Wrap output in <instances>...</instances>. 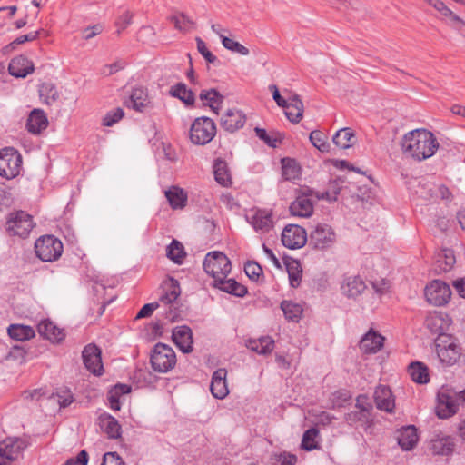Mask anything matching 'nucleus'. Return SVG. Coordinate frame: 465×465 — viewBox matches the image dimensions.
I'll use <instances>...</instances> for the list:
<instances>
[{"label": "nucleus", "mask_w": 465, "mask_h": 465, "mask_svg": "<svg viewBox=\"0 0 465 465\" xmlns=\"http://www.w3.org/2000/svg\"><path fill=\"white\" fill-rule=\"evenodd\" d=\"M434 134L426 129H414L403 135L401 141L402 153L407 158L422 162L432 157L439 149Z\"/></svg>", "instance_id": "obj_1"}, {"label": "nucleus", "mask_w": 465, "mask_h": 465, "mask_svg": "<svg viewBox=\"0 0 465 465\" xmlns=\"http://www.w3.org/2000/svg\"><path fill=\"white\" fill-rule=\"evenodd\" d=\"M203 269L213 278V286L220 291H237L241 287L234 279H226L231 272L232 264L229 258L221 252L207 253L203 261ZM242 291H247V288L242 286Z\"/></svg>", "instance_id": "obj_2"}, {"label": "nucleus", "mask_w": 465, "mask_h": 465, "mask_svg": "<svg viewBox=\"0 0 465 465\" xmlns=\"http://www.w3.org/2000/svg\"><path fill=\"white\" fill-rule=\"evenodd\" d=\"M63 242L54 235H44L35 242V255L45 262L57 261L63 254Z\"/></svg>", "instance_id": "obj_3"}, {"label": "nucleus", "mask_w": 465, "mask_h": 465, "mask_svg": "<svg viewBox=\"0 0 465 465\" xmlns=\"http://www.w3.org/2000/svg\"><path fill=\"white\" fill-rule=\"evenodd\" d=\"M216 131L215 123L209 117L202 116L193 122L189 137L193 143L205 145L214 138Z\"/></svg>", "instance_id": "obj_4"}, {"label": "nucleus", "mask_w": 465, "mask_h": 465, "mask_svg": "<svg viewBox=\"0 0 465 465\" xmlns=\"http://www.w3.org/2000/svg\"><path fill=\"white\" fill-rule=\"evenodd\" d=\"M150 361L155 371L163 373L174 367L176 356L170 346L159 342L154 345L152 351Z\"/></svg>", "instance_id": "obj_5"}, {"label": "nucleus", "mask_w": 465, "mask_h": 465, "mask_svg": "<svg viewBox=\"0 0 465 465\" xmlns=\"http://www.w3.org/2000/svg\"><path fill=\"white\" fill-rule=\"evenodd\" d=\"M458 392L441 387L437 394L436 414L440 419H448L453 416L460 406Z\"/></svg>", "instance_id": "obj_6"}, {"label": "nucleus", "mask_w": 465, "mask_h": 465, "mask_svg": "<svg viewBox=\"0 0 465 465\" xmlns=\"http://www.w3.org/2000/svg\"><path fill=\"white\" fill-rule=\"evenodd\" d=\"M22 169V156L14 148L0 151V176L6 179L16 177Z\"/></svg>", "instance_id": "obj_7"}, {"label": "nucleus", "mask_w": 465, "mask_h": 465, "mask_svg": "<svg viewBox=\"0 0 465 465\" xmlns=\"http://www.w3.org/2000/svg\"><path fill=\"white\" fill-rule=\"evenodd\" d=\"M309 241L314 248L324 250L333 245L336 233L329 224L318 223L311 232Z\"/></svg>", "instance_id": "obj_8"}, {"label": "nucleus", "mask_w": 465, "mask_h": 465, "mask_svg": "<svg viewBox=\"0 0 465 465\" xmlns=\"http://www.w3.org/2000/svg\"><path fill=\"white\" fill-rule=\"evenodd\" d=\"M308 240L306 231L297 224H287L282 232V244L291 250L301 249Z\"/></svg>", "instance_id": "obj_9"}, {"label": "nucleus", "mask_w": 465, "mask_h": 465, "mask_svg": "<svg viewBox=\"0 0 465 465\" xmlns=\"http://www.w3.org/2000/svg\"><path fill=\"white\" fill-rule=\"evenodd\" d=\"M34 227L33 218L25 212L11 214L6 223V229L12 235L26 237Z\"/></svg>", "instance_id": "obj_10"}, {"label": "nucleus", "mask_w": 465, "mask_h": 465, "mask_svg": "<svg viewBox=\"0 0 465 465\" xmlns=\"http://www.w3.org/2000/svg\"><path fill=\"white\" fill-rule=\"evenodd\" d=\"M26 442L20 438H7L0 442V458L3 464L17 460L24 450Z\"/></svg>", "instance_id": "obj_11"}, {"label": "nucleus", "mask_w": 465, "mask_h": 465, "mask_svg": "<svg viewBox=\"0 0 465 465\" xmlns=\"http://www.w3.org/2000/svg\"><path fill=\"white\" fill-rule=\"evenodd\" d=\"M85 368L94 375H102L104 367L102 363L101 350L95 344L86 345L82 352Z\"/></svg>", "instance_id": "obj_12"}, {"label": "nucleus", "mask_w": 465, "mask_h": 465, "mask_svg": "<svg viewBox=\"0 0 465 465\" xmlns=\"http://www.w3.org/2000/svg\"><path fill=\"white\" fill-rule=\"evenodd\" d=\"M286 118L292 124L301 122L303 116L304 106L301 97L296 94H289L285 106H282Z\"/></svg>", "instance_id": "obj_13"}, {"label": "nucleus", "mask_w": 465, "mask_h": 465, "mask_svg": "<svg viewBox=\"0 0 465 465\" xmlns=\"http://www.w3.org/2000/svg\"><path fill=\"white\" fill-rule=\"evenodd\" d=\"M136 112L143 113L153 107V102L149 96L148 89L138 86L133 88L130 94V105Z\"/></svg>", "instance_id": "obj_14"}, {"label": "nucleus", "mask_w": 465, "mask_h": 465, "mask_svg": "<svg viewBox=\"0 0 465 465\" xmlns=\"http://www.w3.org/2000/svg\"><path fill=\"white\" fill-rule=\"evenodd\" d=\"M374 402L377 409L391 413L393 411L395 402L392 392L388 386L379 385L374 391Z\"/></svg>", "instance_id": "obj_15"}, {"label": "nucleus", "mask_w": 465, "mask_h": 465, "mask_svg": "<svg viewBox=\"0 0 465 465\" xmlns=\"http://www.w3.org/2000/svg\"><path fill=\"white\" fill-rule=\"evenodd\" d=\"M385 338L371 329L360 341V349L369 354L378 352L384 345Z\"/></svg>", "instance_id": "obj_16"}, {"label": "nucleus", "mask_w": 465, "mask_h": 465, "mask_svg": "<svg viewBox=\"0 0 465 465\" xmlns=\"http://www.w3.org/2000/svg\"><path fill=\"white\" fill-rule=\"evenodd\" d=\"M226 376L227 371L225 369H218L212 376L210 390L213 396L216 399H223L229 393Z\"/></svg>", "instance_id": "obj_17"}, {"label": "nucleus", "mask_w": 465, "mask_h": 465, "mask_svg": "<svg viewBox=\"0 0 465 465\" xmlns=\"http://www.w3.org/2000/svg\"><path fill=\"white\" fill-rule=\"evenodd\" d=\"M245 122L243 114L235 108L228 109L221 118L222 127L228 132H235L242 128Z\"/></svg>", "instance_id": "obj_18"}, {"label": "nucleus", "mask_w": 465, "mask_h": 465, "mask_svg": "<svg viewBox=\"0 0 465 465\" xmlns=\"http://www.w3.org/2000/svg\"><path fill=\"white\" fill-rule=\"evenodd\" d=\"M425 325L432 333L442 335L449 330L450 319L446 314L435 312L426 318Z\"/></svg>", "instance_id": "obj_19"}, {"label": "nucleus", "mask_w": 465, "mask_h": 465, "mask_svg": "<svg viewBox=\"0 0 465 465\" xmlns=\"http://www.w3.org/2000/svg\"><path fill=\"white\" fill-rule=\"evenodd\" d=\"M290 213L292 216L308 218L313 213V203L307 194L298 195L290 205Z\"/></svg>", "instance_id": "obj_20"}, {"label": "nucleus", "mask_w": 465, "mask_h": 465, "mask_svg": "<svg viewBox=\"0 0 465 465\" xmlns=\"http://www.w3.org/2000/svg\"><path fill=\"white\" fill-rule=\"evenodd\" d=\"M173 340L183 352L189 353L193 351V333L189 327H176L173 331Z\"/></svg>", "instance_id": "obj_21"}, {"label": "nucleus", "mask_w": 465, "mask_h": 465, "mask_svg": "<svg viewBox=\"0 0 465 465\" xmlns=\"http://www.w3.org/2000/svg\"><path fill=\"white\" fill-rule=\"evenodd\" d=\"M48 119L41 109H34L27 119L26 128L29 133L39 134L48 126Z\"/></svg>", "instance_id": "obj_22"}, {"label": "nucleus", "mask_w": 465, "mask_h": 465, "mask_svg": "<svg viewBox=\"0 0 465 465\" xmlns=\"http://www.w3.org/2000/svg\"><path fill=\"white\" fill-rule=\"evenodd\" d=\"M8 70L15 77H25L33 73L34 64L28 58L19 55L11 60Z\"/></svg>", "instance_id": "obj_23"}, {"label": "nucleus", "mask_w": 465, "mask_h": 465, "mask_svg": "<svg viewBox=\"0 0 465 465\" xmlns=\"http://www.w3.org/2000/svg\"><path fill=\"white\" fill-rule=\"evenodd\" d=\"M461 348L454 342L447 345L437 344V354L440 360L448 364H454L460 358Z\"/></svg>", "instance_id": "obj_24"}, {"label": "nucleus", "mask_w": 465, "mask_h": 465, "mask_svg": "<svg viewBox=\"0 0 465 465\" xmlns=\"http://www.w3.org/2000/svg\"><path fill=\"white\" fill-rule=\"evenodd\" d=\"M37 331L41 336L54 342H59L64 338L63 330L49 320L42 321L37 326Z\"/></svg>", "instance_id": "obj_25"}, {"label": "nucleus", "mask_w": 465, "mask_h": 465, "mask_svg": "<svg viewBox=\"0 0 465 465\" xmlns=\"http://www.w3.org/2000/svg\"><path fill=\"white\" fill-rule=\"evenodd\" d=\"M398 443L404 450H411L417 444L418 435L414 426H406L398 431Z\"/></svg>", "instance_id": "obj_26"}, {"label": "nucleus", "mask_w": 465, "mask_h": 465, "mask_svg": "<svg viewBox=\"0 0 465 465\" xmlns=\"http://www.w3.org/2000/svg\"><path fill=\"white\" fill-rule=\"evenodd\" d=\"M99 424L109 438L117 439L121 436V426L113 416L107 413L101 414L99 416Z\"/></svg>", "instance_id": "obj_27"}, {"label": "nucleus", "mask_w": 465, "mask_h": 465, "mask_svg": "<svg viewBox=\"0 0 465 465\" xmlns=\"http://www.w3.org/2000/svg\"><path fill=\"white\" fill-rule=\"evenodd\" d=\"M282 173L285 180L292 182H296L302 175L301 166L298 162L289 157L282 159Z\"/></svg>", "instance_id": "obj_28"}, {"label": "nucleus", "mask_w": 465, "mask_h": 465, "mask_svg": "<svg viewBox=\"0 0 465 465\" xmlns=\"http://www.w3.org/2000/svg\"><path fill=\"white\" fill-rule=\"evenodd\" d=\"M165 197L173 209H183L187 202L186 192L178 186H172L167 189Z\"/></svg>", "instance_id": "obj_29"}, {"label": "nucleus", "mask_w": 465, "mask_h": 465, "mask_svg": "<svg viewBox=\"0 0 465 465\" xmlns=\"http://www.w3.org/2000/svg\"><path fill=\"white\" fill-rule=\"evenodd\" d=\"M286 271L288 272L289 282L292 288H298L301 284L302 269L299 261L294 259L284 260Z\"/></svg>", "instance_id": "obj_30"}, {"label": "nucleus", "mask_w": 465, "mask_h": 465, "mask_svg": "<svg viewBox=\"0 0 465 465\" xmlns=\"http://www.w3.org/2000/svg\"><path fill=\"white\" fill-rule=\"evenodd\" d=\"M332 142L341 149H348L356 142L354 132L348 127L341 128L333 135Z\"/></svg>", "instance_id": "obj_31"}, {"label": "nucleus", "mask_w": 465, "mask_h": 465, "mask_svg": "<svg viewBox=\"0 0 465 465\" xmlns=\"http://www.w3.org/2000/svg\"><path fill=\"white\" fill-rule=\"evenodd\" d=\"M214 178L218 183L223 186H230L232 184V175L228 168L227 163L222 159H217L213 164Z\"/></svg>", "instance_id": "obj_32"}, {"label": "nucleus", "mask_w": 465, "mask_h": 465, "mask_svg": "<svg viewBox=\"0 0 465 465\" xmlns=\"http://www.w3.org/2000/svg\"><path fill=\"white\" fill-rule=\"evenodd\" d=\"M456 262L454 252L451 249L440 250L436 257V270L440 272H449L452 269Z\"/></svg>", "instance_id": "obj_33"}, {"label": "nucleus", "mask_w": 465, "mask_h": 465, "mask_svg": "<svg viewBox=\"0 0 465 465\" xmlns=\"http://www.w3.org/2000/svg\"><path fill=\"white\" fill-rule=\"evenodd\" d=\"M281 309L284 317L289 322H298L302 315V306L300 303L292 302L291 301H282Z\"/></svg>", "instance_id": "obj_34"}, {"label": "nucleus", "mask_w": 465, "mask_h": 465, "mask_svg": "<svg viewBox=\"0 0 465 465\" xmlns=\"http://www.w3.org/2000/svg\"><path fill=\"white\" fill-rule=\"evenodd\" d=\"M8 335L16 341H28L35 337V331L32 327L23 324H11L7 329Z\"/></svg>", "instance_id": "obj_35"}, {"label": "nucleus", "mask_w": 465, "mask_h": 465, "mask_svg": "<svg viewBox=\"0 0 465 465\" xmlns=\"http://www.w3.org/2000/svg\"><path fill=\"white\" fill-rule=\"evenodd\" d=\"M169 93L173 97L178 98L186 105H193L194 104V94L183 83L173 85Z\"/></svg>", "instance_id": "obj_36"}, {"label": "nucleus", "mask_w": 465, "mask_h": 465, "mask_svg": "<svg viewBox=\"0 0 465 465\" xmlns=\"http://www.w3.org/2000/svg\"><path fill=\"white\" fill-rule=\"evenodd\" d=\"M200 99L203 104L209 106L214 113L218 114L223 102V96L214 89L203 90Z\"/></svg>", "instance_id": "obj_37"}, {"label": "nucleus", "mask_w": 465, "mask_h": 465, "mask_svg": "<svg viewBox=\"0 0 465 465\" xmlns=\"http://www.w3.org/2000/svg\"><path fill=\"white\" fill-rule=\"evenodd\" d=\"M408 371L413 381L425 384L429 381V373L427 367L419 361L411 362L409 365Z\"/></svg>", "instance_id": "obj_38"}, {"label": "nucleus", "mask_w": 465, "mask_h": 465, "mask_svg": "<svg viewBox=\"0 0 465 465\" xmlns=\"http://www.w3.org/2000/svg\"><path fill=\"white\" fill-rule=\"evenodd\" d=\"M319 437L320 432L316 428L307 430L302 435L301 448L307 451L319 449Z\"/></svg>", "instance_id": "obj_39"}, {"label": "nucleus", "mask_w": 465, "mask_h": 465, "mask_svg": "<svg viewBox=\"0 0 465 465\" xmlns=\"http://www.w3.org/2000/svg\"><path fill=\"white\" fill-rule=\"evenodd\" d=\"M131 391L130 386L126 384H117L108 392V401L110 407L114 411H119L121 408L119 398L122 395L129 393Z\"/></svg>", "instance_id": "obj_40"}, {"label": "nucleus", "mask_w": 465, "mask_h": 465, "mask_svg": "<svg viewBox=\"0 0 465 465\" xmlns=\"http://www.w3.org/2000/svg\"><path fill=\"white\" fill-rule=\"evenodd\" d=\"M309 139L312 145L322 153H328L330 151L331 145L324 133L318 130L312 131L310 134Z\"/></svg>", "instance_id": "obj_41"}, {"label": "nucleus", "mask_w": 465, "mask_h": 465, "mask_svg": "<svg viewBox=\"0 0 465 465\" xmlns=\"http://www.w3.org/2000/svg\"><path fill=\"white\" fill-rule=\"evenodd\" d=\"M185 255L183 244L176 240H173L167 247V257L177 264L183 262Z\"/></svg>", "instance_id": "obj_42"}, {"label": "nucleus", "mask_w": 465, "mask_h": 465, "mask_svg": "<svg viewBox=\"0 0 465 465\" xmlns=\"http://www.w3.org/2000/svg\"><path fill=\"white\" fill-rule=\"evenodd\" d=\"M367 288L360 276H344L341 289L342 291H364Z\"/></svg>", "instance_id": "obj_43"}, {"label": "nucleus", "mask_w": 465, "mask_h": 465, "mask_svg": "<svg viewBox=\"0 0 465 465\" xmlns=\"http://www.w3.org/2000/svg\"><path fill=\"white\" fill-rule=\"evenodd\" d=\"M40 99L46 104H51L58 99V92L52 84H43L39 88Z\"/></svg>", "instance_id": "obj_44"}, {"label": "nucleus", "mask_w": 465, "mask_h": 465, "mask_svg": "<svg viewBox=\"0 0 465 465\" xmlns=\"http://www.w3.org/2000/svg\"><path fill=\"white\" fill-rule=\"evenodd\" d=\"M297 462V456L290 452H281L272 454L268 465H295Z\"/></svg>", "instance_id": "obj_45"}, {"label": "nucleus", "mask_w": 465, "mask_h": 465, "mask_svg": "<svg viewBox=\"0 0 465 465\" xmlns=\"http://www.w3.org/2000/svg\"><path fill=\"white\" fill-rule=\"evenodd\" d=\"M454 444L450 438L437 439L432 441V449L436 454L448 455L452 452Z\"/></svg>", "instance_id": "obj_46"}, {"label": "nucleus", "mask_w": 465, "mask_h": 465, "mask_svg": "<svg viewBox=\"0 0 465 465\" xmlns=\"http://www.w3.org/2000/svg\"><path fill=\"white\" fill-rule=\"evenodd\" d=\"M427 302L432 306H443L450 300L451 292H423Z\"/></svg>", "instance_id": "obj_47"}, {"label": "nucleus", "mask_w": 465, "mask_h": 465, "mask_svg": "<svg viewBox=\"0 0 465 465\" xmlns=\"http://www.w3.org/2000/svg\"><path fill=\"white\" fill-rule=\"evenodd\" d=\"M222 45L224 48H226L227 50H229L231 52L239 54L241 55H248L249 54L248 48L232 38H230L227 36H223Z\"/></svg>", "instance_id": "obj_48"}, {"label": "nucleus", "mask_w": 465, "mask_h": 465, "mask_svg": "<svg viewBox=\"0 0 465 465\" xmlns=\"http://www.w3.org/2000/svg\"><path fill=\"white\" fill-rule=\"evenodd\" d=\"M341 189L340 181H331L329 183L328 189L320 194H317L318 199L327 200L329 202L335 201L337 199V195L340 193Z\"/></svg>", "instance_id": "obj_49"}, {"label": "nucleus", "mask_w": 465, "mask_h": 465, "mask_svg": "<svg viewBox=\"0 0 465 465\" xmlns=\"http://www.w3.org/2000/svg\"><path fill=\"white\" fill-rule=\"evenodd\" d=\"M171 19L175 28L180 31L186 32L193 27V21L183 13L173 15Z\"/></svg>", "instance_id": "obj_50"}, {"label": "nucleus", "mask_w": 465, "mask_h": 465, "mask_svg": "<svg viewBox=\"0 0 465 465\" xmlns=\"http://www.w3.org/2000/svg\"><path fill=\"white\" fill-rule=\"evenodd\" d=\"M124 116V112L122 108H114L105 114L102 119V124L106 127L113 126Z\"/></svg>", "instance_id": "obj_51"}, {"label": "nucleus", "mask_w": 465, "mask_h": 465, "mask_svg": "<svg viewBox=\"0 0 465 465\" xmlns=\"http://www.w3.org/2000/svg\"><path fill=\"white\" fill-rule=\"evenodd\" d=\"M284 139V134L278 131L266 133L263 129V143L272 148H278Z\"/></svg>", "instance_id": "obj_52"}, {"label": "nucleus", "mask_w": 465, "mask_h": 465, "mask_svg": "<svg viewBox=\"0 0 465 465\" xmlns=\"http://www.w3.org/2000/svg\"><path fill=\"white\" fill-rule=\"evenodd\" d=\"M134 15L130 11H124L115 20L116 34L120 35L132 23Z\"/></svg>", "instance_id": "obj_53"}, {"label": "nucleus", "mask_w": 465, "mask_h": 465, "mask_svg": "<svg viewBox=\"0 0 465 465\" xmlns=\"http://www.w3.org/2000/svg\"><path fill=\"white\" fill-rule=\"evenodd\" d=\"M246 276L252 282H257L262 274V266L253 261H248L244 264Z\"/></svg>", "instance_id": "obj_54"}, {"label": "nucleus", "mask_w": 465, "mask_h": 465, "mask_svg": "<svg viewBox=\"0 0 465 465\" xmlns=\"http://www.w3.org/2000/svg\"><path fill=\"white\" fill-rule=\"evenodd\" d=\"M268 90L271 92L272 99L275 101L279 107L285 106L286 100H288V94H292L291 92L284 89L282 94L279 88L275 84H270L268 86Z\"/></svg>", "instance_id": "obj_55"}, {"label": "nucleus", "mask_w": 465, "mask_h": 465, "mask_svg": "<svg viewBox=\"0 0 465 465\" xmlns=\"http://www.w3.org/2000/svg\"><path fill=\"white\" fill-rule=\"evenodd\" d=\"M445 19L449 26L458 31L460 34H463V29L465 28V21L461 17L451 11L450 15H448Z\"/></svg>", "instance_id": "obj_56"}, {"label": "nucleus", "mask_w": 465, "mask_h": 465, "mask_svg": "<svg viewBox=\"0 0 465 465\" xmlns=\"http://www.w3.org/2000/svg\"><path fill=\"white\" fill-rule=\"evenodd\" d=\"M196 42L199 53L204 57V59L208 63L214 64L217 61V57L214 54H213L211 51H209V49L206 46V44L201 38H197Z\"/></svg>", "instance_id": "obj_57"}, {"label": "nucleus", "mask_w": 465, "mask_h": 465, "mask_svg": "<svg viewBox=\"0 0 465 465\" xmlns=\"http://www.w3.org/2000/svg\"><path fill=\"white\" fill-rule=\"evenodd\" d=\"M104 31V26L101 24H96L92 26H87L82 31V38L88 41Z\"/></svg>", "instance_id": "obj_58"}, {"label": "nucleus", "mask_w": 465, "mask_h": 465, "mask_svg": "<svg viewBox=\"0 0 465 465\" xmlns=\"http://www.w3.org/2000/svg\"><path fill=\"white\" fill-rule=\"evenodd\" d=\"M39 32H32L27 35H20L16 39H15L12 43H10L5 49H12L14 50L17 45H22L27 41H34L38 37Z\"/></svg>", "instance_id": "obj_59"}, {"label": "nucleus", "mask_w": 465, "mask_h": 465, "mask_svg": "<svg viewBox=\"0 0 465 465\" xmlns=\"http://www.w3.org/2000/svg\"><path fill=\"white\" fill-rule=\"evenodd\" d=\"M159 307L158 302H153L151 303L144 304L142 309L138 312V313L135 316V319H143V318H148L150 317L154 310H156Z\"/></svg>", "instance_id": "obj_60"}, {"label": "nucleus", "mask_w": 465, "mask_h": 465, "mask_svg": "<svg viewBox=\"0 0 465 465\" xmlns=\"http://www.w3.org/2000/svg\"><path fill=\"white\" fill-rule=\"evenodd\" d=\"M424 291H450V286L446 282L437 279L429 282L425 286Z\"/></svg>", "instance_id": "obj_61"}, {"label": "nucleus", "mask_w": 465, "mask_h": 465, "mask_svg": "<svg viewBox=\"0 0 465 465\" xmlns=\"http://www.w3.org/2000/svg\"><path fill=\"white\" fill-rule=\"evenodd\" d=\"M101 465H124V462L116 452H107L104 455Z\"/></svg>", "instance_id": "obj_62"}, {"label": "nucleus", "mask_w": 465, "mask_h": 465, "mask_svg": "<svg viewBox=\"0 0 465 465\" xmlns=\"http://www.w3.org/2000/svg\"><path fill=\"white\" fill-rule=\"evenodd\" d=\"M88 462V453L81 450L75 458L68 459L64 465H86Z\"/></svg>", "instance_id": "obj_63"}, {"label": "nucleus", "mask_w": 465, "mask_h": 465, "mask_svg": "<svg viewBox=\"0 0 465 465\" xmlns=\"http://www.w3.org/2000/svg\"><path fill=\"white\" fill-rule=\"evenodd\" d=\"M160 288L162 291H175L180 285L176 279L167 276L163 280Z\"/></svg>", "instance_id": "obj_64"}]
</instances>
